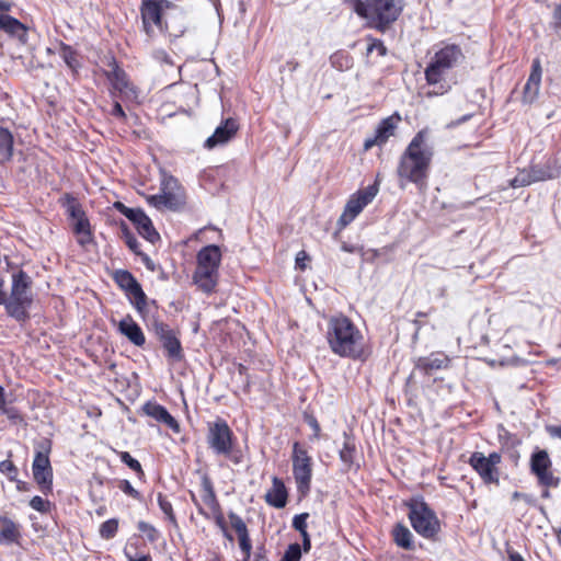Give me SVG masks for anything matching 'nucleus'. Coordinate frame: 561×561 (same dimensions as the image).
Segmentation results:
<instances>
[{"label":"nucleus","instance_id":"44","mask_svg":"<svg viewBox=\"0 0 561 561\" xmlns=\"http://www.w3.org/2000/svg\"><path fill=\"white\" fill-rule=\"evenodd\" d=\"M230 519H231V526L236 530L238 536H242V535L248 534L247 525L242 520V518H240L237 515H231Z\"/></svg>","mask_w":561,"mask_h":561},{"label":"nucleus","instance_id":"41","mask_svg":"<svg viewBox=\"0 0 561 561\" xmlns=\"http://www.w3.org/2000/svg\"><path fill=\"white\" fill-rule=\"evenodd\" d=\"M355 12L363 18H370L374 19L373 12H371V1L368 3L356 1L354 5Z\"/></svg>","mask_w":561,"mask_h":561},{"label":"nucleus","instance_id":"3","mask_svg":"<svg viewBox=\"0 0 561 561\" xmlns=\"http://www.w3.org/2000/svg\"><path fill=\"white\" fill-rule=\"evenodd\" d=\"M463 58L461 48L455 44L445 45L435 51L425 69L427 83L436 88L434 94H444L450 89L446 78L449 71L457 67Z\"/></svg>","mask_w":561,"mask_h":561},{"label":"nucleus","instance_id":"46","mask_svg":"<svg viewBox=\"0 0 561 561\" xmlns=\"http://www.w3.org/2000/svg\"><path fill=\"white\" fill-rule=\"evenodd\" d=\"M154 332L161 341L165 340L167 336L174 334L164 323H156Z\"/></svg>","mask_w":561,"mask_h":561},{"label":"nucleus","instance_id":"4","mask_svg":"<svg viewBox=\"0 0 561 561\" xmlns=\"http://www.w3.org/2000/svg\"><path fill=\"white\" fill-rule=\"evenodd\" d=\"M220 263L221 252L218 245H206L198 251L193 282L203 293L210 294L215 290L218 284Z\"/></svg>","mask_w":561,"mask_h":561},{"label":"nucleus","instance_id":"24","mask_svg":"<svg viewBox=\"0 0 561 561\" xmlns=\"http://www.w3.org/2000/svg\"><path fill=\"white\" fill-rule=\"evenodd\" d=\"M118 332L127 337L136 346H142L146 342L141 328L127 314L117 324Z\"/></svg>","mask_w":561,"mask_h":561},{"label":"nucleus","instance_id":"2","mask_svg":"<svg viewBox=\"0 0 561 561\" xmlns=\"http://www.w3.org/2000/svg\"><path fill=\"white\" fill-rule=\"evenodd\" d=\"M327 337L332 352L336 355L352 358L365 355L362 332L344 316L333 317L329 321Z\"/></svg>","mask_w":561,"mask_h":561},{"label":"nucleus","instance_id":"55","mask_svg":"<svg viewBox=\"0 0 561 561\" xmlns=\"http://www.w3.org/2000/svg\"><path fill=\"white\" fill-rule=\"evenodd\" d=\"M126 557L128 561H151V557L149 554L140 556L139 558H134L129 553L126 552Z\"/></svg>","mask_w":561,"mask_h":561},{"label":"nucleus","instance_id":"10","mask_svg":"<svg viewBox=\"0 0 561 561\" xmlns=\"http://www.w3.org/2000/svg\"><path fill=\"white\" fill-rule=\"evenodd\" d=\"M50 443L42 442L36 450L32 471L34 480L41 485L42 490L50 491L53 485V470L49 461Z\"/></svg>","mask_w":561,"mask_h":561},{"label":"nucleus","instance_id":"27","mask_svg":"<svg viewBox=\"0 0 561 561\" xmlns=\"http://www.w3.org/2000/svg\"><path fill=\"white\" fill-rule=\"evenodd\" d=\"M0 28L9 35L18 37L22 42H25L26 39L27 30L25 25L11 15L0 14Z\"/></svg>","mask_w":561,"mask_h":561},{"label":"nucleus","instance_id":"34","mask_svg":"<svg viewBox=\"0 0 561 561\" xmlns=\"http://www.w3.org/2000/svg\"><path fill=\"white\" fill-rule=\"evenodd\" d=\"M117 529H118V519L111 518L101 525L100 536L103 539H111L116 535Z\"/></svg>","mask_w":561,"mask_h":561},{"label":"nucleus","instance_id":"13","mask_svg":"<svg viewBox=\"0 0 561 561\" xmlns=\"http://www.w3.org/2000/svg\"><path fill=\"white\" fill-rule=\"evenodd\" d=\"M551 460L546 450H537L530 458V470L537 477L541 485L556 488L559 484V478L551 470Z\"/></svg>","mask_w":561,"mask_h":561},{"label":"nucleus","instance_id":"64","mask_svg":"<svg viewBox=\"0 0 561 561\" xmlns=\"http://www.w3.org/2000/svg\"><path fill=\"white\" fill-rule=\"evenodd\" d=\"M342 250L345 251V252H354V248L353 247H348L347 244H343L342 245Z\"/></svg>","mask_w":561,"mask_h":561},{"label":"nucleus","instance_id":"56","mask_svg":"<svg viewBox=\"0 0 561 561\" xmlns=\"http://www.w3.org/2000/svg\"><path fill=\"white\" fill-rule=\"evenodd\" d=\"M549 433L553 436H558L561 438V424L558 426H551L549 427Z\"/></svg>","mask_w":561,"mask_h":561},{"label":"nucleus","instance_id":"18","mask_svg":"<svg viewBox=\"0 0 561 561\" xmlns=\"http://www.w3.org/2000/svg\"><path fill=\"white\" fill-rule=\"evenodd\" d=\"M112 71L108 73V80L115 91L119 93V96L129 101L138 100L137 89L129 82L124 70L118 68L116 62L112 61Z\"/></svg>","mask_w":561,"mask_h":561},{"label":"nucleus","instance_id":"7","mask_svg":"<svg viewBox=\"0 0 561 561\" xmlns=\"http://www.w3.org/2000/svg\"><path fill=\"white\" fill-rule=\"evenodd\" d=\"M233 434L227 422L217 420L208 424L207 444L216 455L230 457L234 463H239L237 456H231L233 446Z\"/></svg>","mask_w":561,"mask_h":561},{"label":"nucleus","instance_id":"62","mask_svg":"<svg viewBox=\"0 0 561 561\" xmlns=\"http://www.w3.org/2000/svg\"><path fill=\"white\" fill-rule=\"evenodd\" d=\"M1 411H2V412H4V413H7V414H8V416H9L10 419H15V417H18L16 413H15L14 411H12V410H7V409L4 408V409H3V410H1Z\"/></svg>","mask_w":561,"mask_h":561},{"label":"nucleus","instance_id":"12","mask_svg":"<svg viewBox=\"0 0 561 561\" xmlns=\"http://www.w3.org/2000/svg\"><path fill=\"white\" fill-rule=\"evenodd\" d=\"M501 462V455L492 453L488 457L482 453H473L469 458V465L477 471L485 483H499L497 465Z\"/></svg>","mask_w":561,"mask_h":561},{"label":"nucleus","instance_id":"21","mask_svg":"<svg viewBox=\"0 0 561 561\" xmlns=\"http://www.w3.org/2000/svg\"><path fill=\"white\" fill-rule=\"evenodd\" d=\"M144 413L153 419L154 421L165 425L174 433H180L181 427L179 422L168 412L161 404L154 401H148L142 405Z\"/></svg>","mask_w":561,"mask_h":561},{"label":"nucleus","instance_id":"39","mask_svg":"<svg viewBox=\"0 0 561 561\" xmlns=\"http://www.w3.org/2000/svg\"><path fill=\"white\" fill-rule=\"evenodd\" d=\"M147 202L158 209L169 208V202L165 199V196L161 192L156 195H149L147 197Z\"/></svg>","mask_w":561,"mask_h":561},{"label":"nucleus","instance_id":"36","mask_svg":"<svg viewBox=\"0 0 561 561\" xmlns=\"http://www.w3.org/2000/svg\"><path fill=\"white\" fill-rule=\"evenodd\" d=\"M531 175L535 182L546 181L557 175V172L550 168H541L538 165L530 168Z\"/></svg>","mask_w":561,"mask_h":561},{"label":"nucleus","instance_id":"35","mask_svg":"<svg viewBox=\"0 0 561 561\" xmlns=\"http://www.w3.org/2000/svg\"><path fill=\"white\" fill-rule=\"evenodd\" d=\"M535 183L534 178L529 170H522L511 181L512 187H523Z\"/></svg>","mask_w":561,"mask_h":561},{"label":"nucleus","instance_id":"16","mask_svg":"<svg viewBox=\"0 0 561 561\" xmlns=\"http://www.w3.org/2000/svg\"><path fill=\"white\" fill-rule=\"evenodd\" d=\"M116 206L122 208L123 214L136 225L139 234L146 240L154 243L159 239V233L153 228L150 218L142 210L127 208L122 203H117Z\"/></svg>","mask_w":561,"mask_h":561},{"label":"nucleus","instance_id":"61","mask_svg":"<svg viewBox=\"0 0 561 561\" xmlns=\"http://www.w3.org/2000/svg\"><path fill=\"white\" fill-rule=\"evenodd\" d=\"M554 18L561 23V4L554 10Z\"/></svg>","mask_w":561,"mask_h":561},{"label":"nucleus","instance_id":"32","mask_svg":"<svg viewBox=\"0 0 561 561\" xmlns=\"http://www.w3.org/2000/svg\"><path fill=\"white\" fill-rule=\"evenodd\" d=\"M201 496L205 506L215 510L217 505L216 496L209 481L205 480L202 485Z\"/></svg>","mask_w":561,"mask_h":561},{"label":"nucleus","instance_id":"19","mask_svg":"<svg viewBox=\"0 0 561 561\" xmlns=\"http://www.w3.org/2000/svg\"><path fill=\"white\" fill-rule=\"evenodd\" d=\"M160 192L169 202V209H178L185 203V194L178 180L171 175H163Z\"/></svg>","mask_w":561,"mask_h":561},{"label":"nucleus","instance_id":"20","mask_svg":"<svg viewBox=\"0 0 561 561\" xmlns=\"http://www.w3.org/2000/svg\"><path fill=\"white\" fill-rule=\"evenodd\" d=\"M73 232L78 236V242L84 245L91 241L90 224L83 210L78 205H70L68 208Z\"/></svg>","mask_w":561,"mask_h":561},{"label":"nucleus","instance_id":"15","mask_svg":"<svg viewBox=\"0 0 561 561\" xmlns=\"http://www.w3.org/2000/svg\"><path fill=\"white\" fill-rule=\"evenodd\" d=\"M403 9V0H371V12L378 27L394 22Z\"/></svg>","mask_w":561,"mask_h":561},{"label":"nucleus","instance_id":"49","mask_svg":"<svg viewBox=\"0 0 561 561\" xmlns=\"http://www.w3.org/2000/svg\"><path fill=\"white\" fill-rule=\"evenodd\" d=\"M0 471L3 473L9 474L11 478H13L11 474L16 473V468L10 460H3L0 462Z\"/></svg>","mask_w":561,"mask_h":561},{"label":"nucleus","instance_id":"14","mask_svg":"<svg viewBox=\"0 0 561 561\" xmlns=\"http://www.w3.org/2000/svg\"><path fill=\"white\" fill-rule=\"evenodd\" d=\"M114 279L127 293L135 308L142 312L147 306L146 295L136 278L129 272L119 270L115 272Z\"/></svg>","mask_w":561,"mask_h":561},{"label":"nucleus","instance_id":"37","mask_svg":"<svg viewBox=\"0 0 561 561\" xmlns=\"http://www.w3.org/2000/svg\"><path fill=\"white\" fill-rule=\"evenodd\" d=\"M60 55L69 68L75 70L77 67H79L76 53L69 46H62Z\"/></svg>","mask_w":561,"mask_h":561},{"label":"nucleus","instance_id":"11","mask_svg":"<svg viewBox=\"0 0 561 561\" xmlns=\"http://www.w3.org/2000/svg\"><path fill=\"white\" fill-rule=\"evenodd\" d=\"M172 2L168 0H145L141 4V19L144 30L148 36L154 35V28L163 30L161 14L163 10L170 9Z\"/></svg>","mask_w":561,"mask_h":561},{"label":"nucleus","instance_id":"52","mask_svg":"<svg viewBox=\"0 0 561 561\" xmlns=\"http://www.w3.org/2000/svg\"><path fill=\"white\" fill-rule=\"evenodd\" d=\"M122 490L133 497H138L139 493L136 491L128 481L123 482Z\"/></svg>","mask_w":561,"mask_h":561},{"label":"nucleus","instance_id":"17","mask_svg":"<svg viewBox=\"0 0 561 561\" xmlns=\"http://www.w3.org/2000/svg\"><path fill=\"white\" fill-rule=\"evenodd\" d=\"M400 121L401 117L399 114H393L382 119L376 128L375 136L365 139L364 150L367 151L374 146H381L386 144L387 140L394 135Z\"/></svg>","mask_w":561,"mask_h":561},{"label":"nucleus","instance_id":"53","mask_svg":"<svg viewBox=\"0 0 561 561\" xmlns=\"http://www.w3.org/2000/svg\"><path fill=\"white\" fill-rule=\"evenodd\" d=\"M301 537H302V546H304V550L305 552H308L310 550V547H311V542H310V538H309V535L307 531H304L302 534H300Z\"/></svg>","mask_w":561,"mask_h":561},{"label":"nucleus","instance_id":"30","mask_svg":"<svg viewBox=\"0 0 561 561\" xmlns=\"http://www.w3.org/2000/svg\"><path fill=\"white\" fill-rule=\"evenodd\" d=\"M13 138L9 130L0 128V162L8 161L12 156Z\"/></svg>","mask_w":561,"mask_h":561},{"label":"nucleus","instance_id":"6","mask_svg":"<svg viewBox=\"0 0 561 561\" xmlns=\"http://www.w3.org/2000/svg\"><path fill=\"white\" fill-rule=\"evenodd\" d=\"M407 506L410 510L409 519L414 530L424 538H434L440 529L436 514L420 499L410 500Z\"/></svg>","mask_w":561,"mask_h":561},{"label":"nucleus","instance_id":"28","mask_svg":"<svg viewBox=\"0 0 561 561\" xmlns=\"http://www.w3.org/2000/svg\"><path fill=\"white\" fill-rule=\"evenodd\" d=\"M21 537V527L19 524L8 517L0 516V542H18Z\"/></svg>","mask_w":561,"mask_h":561},{"label":"nucleus","instance_id":"45","mask_svg":"<svg viewBox=\"0 0 561 561\" xmlns=\"http://www.w3.org/2000/svg\"><path fill=\"white\" fill-rule=\"evenodd\" d=\"M307 518L308 514H300L294 517L293 526L296 530H298L300 534L304 531H307Z\"/></svg>","mask_w":561,"mask_h":561},{"label":"nucleus","instance_id":"22","mask_svg":"<svg viewBox=\"0 0 561 561\" xmlns=\"http://www.w3.org/2000/svg\"><path fill=\"white\" fill-rule=\"evenodd\" d=\"M238 128L239 125L234 119H226L224 124L218 126L215 129L214 134L206 139L205 147L208 149H213L217 146L227 144L234 137L236 133L238 131Z\"/></svg>","mask_w":561,"mask_h":561},{"label":"nucleus","instance_id":"31","mask_svg":"<svg viewBox=\"0 0 561 561\" xmlns=\"http://www.w3.org/2000/svg\"><path fill=\"white\" fill-rule=\"evenodd\" d=\"M161 342L163 344V347L168 352L169 357L178 360L182 358L181 344L174 334H172L171 336H167L165 340Z\"/></svg>","mask_w":561,"mask_h":561},{"label":"nucleus","instance_id":"40","mask_svg":"<svg viewBox=\"0 0 561 561\" xmlns=\"http://www.w3.org/2000/svg\"><path fill=\"white\" fill-rule=\"evenodd\" d=\"M119 458H121V460H122L125 465H127L131 470H134V471H136V472H142V470H141V466H140L139 461H138V460H136L135 458H133V457L130 456V454H129V453H127V451H121V453H119Z\"/></svg>","mask_w":561,"mask_h":561},{"label":"nucleus","instance_id":"33","mask_svg":"<svg viewBox=\"0 0 561 561\" xmlns=\"http://www.w3.org/2000/svg\"><path fill=\"white\" fill-rule=\"evenodd\" d=\"M355 454V445L346 439L344 442L343 448L340 450V459L346 467H351L354 461Z\"/></svg>","mask_w":561,"mask_h":561},{"label":"nucleus","instance_id":"59","mask_svg":"<svg viewBox=\"0 0 561 561\" xmlns=\"http://www.w3.org/2000/svg\"><path fill=\"white\" fill-rule=\"evenodd\" d=\"M5 407L4 389L0 386V410Z\"/></svg>","mask_w":561,"mask_h":561},{"label":"nucleus","instance_id":"58","mask_svg":"<svg viewBox=\"0 0 561 561\" xmlns=\"http://www.w3.org/2000/svg\"><path fill=\"white\" fill-rule=\"evenodd\" d=\"M11 8H12L11 2L4 1V0H0V10L1 11H10Z\"/></svg>","mask_w":561,"mask_h":561},{"label":"nucleus","instance_id":"60","mask_svg":"<svg viewBox=\"0 0 561 561\" xmlns=\"http://www.w3.org/2000/svg\"><path fill=\"white\" fill-rule=\"evenodd\" d=\"M510 561H525V560L519 553L513 552V553H510Z\"/></svg>","mask_w":561,"mask_h":561},{"label":"nucleus","instance_id":"54","mask_svg":"<svg viewBox=\"0 0 561 561\" xmlns=\"http://www.w3.org/2000/svg\"><path fill=\"white\" fill-rule=\"evenodd\" d=\"M306 259H307V254H306V252L300 251V252L297 254V257H296V264H297L298 266H300L301 268H304V267H305V263H304V261H305Z\"/></svg>","mask_w":561,"mask_h":561},{"label":"nucleus","instance_id":"63","mask_svg":"<svg viewBox=\"0 0 561 561\" xmlns=\"http://www.w3.org/2000/svg\"><path fill=\"white\" fill-rule=\"evenodd\" d=\"M3 282L0 279V305L4 302V291L2 290Z\"/></svg>","mask_w":561,"mask_h":561},{"label":"nucleus","instance_id":"47","mask_svg":"<svg viewBox=\"0 0 561 561\" xmlns=\"http://www.w3.org/2000/svg\"><path fill=\"white\" fill-rule=\"evenodd\" d=\"M138 529L141 533L146 534L150 540L156 539L157 531H156L154 527L151 526L150 524H148L146 522H139Z\"/></svg>","mask_w":561,"mask_h":561},{"label":"nucleus","instance_id":"38","mask_svg":"<svg viewBox=\"0 0 561 561\" xmlns=\"http://www.w3.org/2000/svg\"><path fill=\"white\" fill-rule=\"evenodd\" d=\"M301 558V549L298 543H293L286 550L280 561H299Z\"/></svg>","mask_w":561,"mask_h":561},{"label":"nucleus","instance_id":"43","mask_svg":"<svg viewBox=\"0 0 561 561\" xmlns=\"http://www.w3.org/2000/svg\"><path fill=\"white\" fill-rule=\"evenodd\" d=\"M30 505L33 510L41 513H46L49 508V502L37 495L32 497Z\"/></svg>","mask_w":561,"mask_h":561},{"label":"nucleus","instance_id":"23","mask_svg":"<svg viewBox=\"0 0 561 561\" xmlns=\"http://www.w3.org/2000/svg\"><path fill=\"white\" fill-rule=\"evenodd\" d=\"M541 66L539 59H535L531 67V72L524 87L523 101L525 103H533L539 95L541 82Z\"/></svg>","mask_w":561,"mask_h":561},{"label":"nucleus","instance_id":"29","mask_svg":"<svg viewBox=\"0 0 561 561\" xmlns=\"http://www.w3.org/2000/svg\"><path fill=\"white\" fill-rule=\"evenodd\" d=\"M392 536L394 542L403 548V549H412L413 548V536L408 527L402 524H397L392 530Z\"/></svg>","mask_w":561,"mask_h":561},{"label":"nucleus","instance_id":"8","mask_svg":"<svg viewBox=\"0 0 561 561\" xmlns=\"http://www.w3.org/2000/svg\"><path fill=\"white\" fill-rule=\"evenodd\" d=\"M293 473L297 483L298 492L307 494L310 490L312 477V459L306 448L299 443L293 446Z\"/></svg>","mask_w":561,"mask_h":561},{"label":"nucleus","instance_id":"48","mask_svg":"<svg viewBox=\"0 0 561 561\" xmlns=\"http://www.w3.org/2000/svg\"><path fill=\"white\" fill-rule=\"evenodd\" d=\"M158 503L162 512L168 515L170 518H173V510L171 503L163 497L161 494L158 496Z\"/></svg>","mask_w":561,"mask_h":561},{"label":"nucleus","instance_id":"51","mask_svg":"<svg viewBox=\"0 0 561 561\" xmlns=\"http://www.w3.org/2000/svg\"><path fill=\"white\" fill-rule=\"evenodd\" d=\"M111 114L121 119H124L126 117L125 112L118 102L114 103Z\"/></svg>","mask_w":561,"mask_h":561},{"label":"nucleus","instance_id":"57","mask_svg":"<svg viewBox=\"0 0 561 561\" xmlns=\"http://www.w3.org/2000/svg\"><path fill=\"white\" fill-rule=\"evenodd\" d=\"M309 425L313 428L314 431V435L318 436L319 435V432H320V425L319 423L317 422V420L312 419L310 422H309Z\"/></svg>","mask_w":561,"mask_h":561},{"label":"nucleus","instance_id":"26","mask_svg":"<svg viewBox=\"0 0 561 561\" xmlns=\"http://www.w3.org/2000/svg\"><path fill=\"white\" fill-rule=\"evenodd\" d=\"M266 502L277 508H282L287 503V491L282 480L274 477L272 488L265 494Z\"/></svg>","mask_w":561,"mask_h":561},{"label":"nucleus","instance_id":"1","mask_svg":"<svg viewBox=\"0 0 561 561\" xmlns=\"http://www.w3.org/2000/svg\"><path fill=\"white\" fill-rule=\"evenodd\" d=\"M428 130H420L410 141L400 157L397 174L400 186L407 182L415 184L423 191L427 186V179L434 156L433 148L428 145Z\"/></svg>","mask_w":561,"mask_h":561},{"label":"nucleus","instance_id":"42","mask_svg":"<svg viewBox=\"0 0 561 561\" xmlns=\"http://www.w3.org/2000/svg\"><path fill=\"white\" fill-rule=\"evenodd\" d=\"M238 539H239L240 549L244 553V561H248L249 558H250V554H251V549H252V545H251V540L249 538V534H245V535H242V536H238Z\"/></svg>","mask_w":561,"mask_h":561},{"label":"nucleus","instance_id":"50","mask_svg":"<svg viewBox=\"0 0 561 561\" xmlns=\"http://www.w3.org/2000/svg\"><path fill=\"white\" fill-rule=\"evenodd\" d=\"M125 240L128 248L134 251L135 253H139V242L135 237H133L130 233H125Z\"/></svg>","mask_w":561,"mask_h":561},{"label":"nucleus","instance_id":"5","mask_svg":"<svg viewBox=\"0 0 561 561\" xmlns=\"http://www.w3.org/2000/svg\"><path fill=\"white\" fill-rule=\"evenodd\" d=\"M30 285V277L24 272H19L13 275L9 298L4 297L2 305H5L7 312L18 320H24L27 317V309L32 304Z\"/></svg>","mask_w":561,"mask_h":561},{"label":"nucleus","instance_id":"9","mask_svg":"<svg viewBox=\"0 0 561 561\" xmlns=\"http://www.w3.org/2000/svg\"><path fill=\"white\" fill-rule=\"evenodd\" d=\"M377 193L378 188L375 185H369L351 195L337 220L339 227L343 229L348 226L362 213V210L373 202Z\"/></svg>","mask_w":561,"mask_h":561},{"label":"nucleus","instance_id":"25","mask_svg":"<svg viewBox=\"0 0 561 561\" xmlns=\"http://www.w3.org/2000/svg\"><path fill=\"white\" fill-rule=\"evenodd\" d=\"M449 357L445 354H431L427 357L419 358L416 367L425 374H431L434 370L447 368L449 365Z\"/></svg>","mask_w":561,"mask_h":561}]
</instances>
